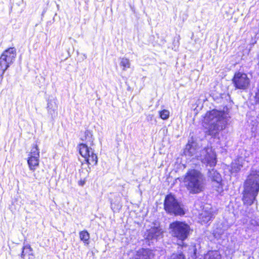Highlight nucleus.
Here are the masks:
<instances>
[{
    "label": "nucleus",
    "instance_id": "nucleus-1",
    "mask_svg": "<svg viewBox=\"0 0 259 259\" xmlns=\"http://www.w3.org/2000/svg\"><path fill=\"white\" fill-rule=\"evenodd\" d=\"M204 122L208 123L207 135L215 137L220 131L226 127L227 114L224 112L212 110L206 114Z\"/></svg>",
    "mask_w": 259,
    "mask_h": 259
},
{
    "label": "nucleus",
    "instance_id": "nucleus-2",
    "mask_svg": "<svg viewBox=\"0 0 259 259\" xmlns=\"http://www.w3.org/2000/svg\"><path fill=\"white\" fill-rule=\"evenodd\" d=\"M259 192V170L252 168L244 184L243 197L244 203L251 205Z\"/></svg>",
    "mask_w": 259,
    "mask_h": 259
},
{
    "label": "nucleus",
    "instance_id": "nucleus-3",
    "mask_svg": "<svg viewBox=\"0 0 259 259\" xmlns=\"http://www.w3.org/2000/svg\"><path fill=\"white\" fill-rule=\"evenodd\" d=\"M183 182L187 190L191 194L199 193L204 189V177L197 170H189L184 176Z\"/></svg>",
    "mask_w": 259,
    "mask_h": 259
},
{
    "label": "nucleus",
    "instance_id": "nucleus-4",
    "mask_svg": "<svg viewBox=\"0 0 259 259\" xmlns=\"http://www.w3.org/2000/svg\"><path fill=\"white\" fill-rule=\"evenodd\" d=\"M196 144L189 141L184 151L186 156H195L201 162H214L216 159V154L211 147H207L202 149L200 151V155L196 154Z\"/></svg>",
    "mask_w": 259,
    "mask_h": 259
},
{
    "label": "nucleus",
    "instance_id": "nucleus-5",
    "mask_svg": "<svg viewBox=\"0 0 259 259\" xmlns=\"http://www.w3.org/2000/svg\"><path fill=\"white\" fill-rule=\"evenodd\" d=\"M81 139V140L85 141V144L81 143L78 145L80 154L84 158L85 162H98L97 156L94 153L92 148L88 146L89 145L91 146L93 145L92 132L89 130L85 131L84 136Z\"/></svg>",
    "mask_w": 259,
    "mask_h": 259
},
{
    "label": "nucleus",
    "instance_id": "nucleus-6",
    "mask_svg": "<svg viewBox=\"0 0 259 259\" xmlns=\"http://www.w3.org/2000/svg\"><path fill=\"white\" fill-rule=\"evenodd\" d=\"M169 229L171 236L182 244L183 241L188 237L191 232L189 225L184 222H174L170 224Z\"/></svg>",
    "mask_w": 259,
    "mask_h": 259
},
{
    "label": "nucleus",
    "instance_id": "nucleus-7",
    "mask_svg": "<svg viewBox=\"0 0 259 259\" xmlns=\"http://www.w3.org/2000/svg\"><path fill=\"white\" fill-rule=\"evenodd\" d=\"M164 208L170 214L182 215L185 214L183 205L171 194L167 195L165 198Z\"/></svg>",
    "mask_w": 259,
    "mask_h": 259
},
{
    "label": "nucleus",
    "instance_id": "nucleus-8",
    "mask_svg": "<svg viewBox=\"0 0 259 259\" xmlns=\"http://www.w3.org/2000/svg\"><path fill=\"white\" fill-rule=\"evenodd\" d=\"M16 56L15 48H9L3 52L0 57V77L2 78L5 71L12 64Z\"/></svg>",
    "mask_w": 259,
    "mask_h": 259
},
{
    "label": "nucleus",
    "instance_id": "nucleus-9",
    "mask_svg": "<svg viewBox=\"0 0 259 259\" xmlns=\"http://www.w3.org/2000/svg\"><path fill=\"white\" fill-rule=\"evenodd\" d=\"M232 81L236 89L242 90L247 89L250 84V79L247 74L240 72L234 74Z\"/></svg>",
    "mask_w": 259,
    "mask_h": 259
},
{
    "label": "nucleus",
    "instance_id": "nucleus-10",
    "mask_svg": "<svg viewBox=\"0 0 259 259\" xmlns=\"http://www.w3.org/2000/svg\"><path fill=\"white\" fill-rule=\"evenodd\" d=\"M206 166H209L208 168V176L214 182H215L218 185V188L221 186L220 183L222 181L221 175L219 172L215 170L213 168L216 163H207Z\"/></svg>",
    "mask_w": 259,
    "mask_h": 259
},
{
    "label": "nucleus",
    "instance_id": "nucleus-11",
    "mask_svg": "<svg viewBox=\"0 0 259 259\" xmlns=\"http://www.w3.org/2000/svg\"><path fill=\"white\" fill-rule=\"evenodd\" d=\"M47 109L48 114L51 116L52 118H54L57 116L58 104L55 98H52L48 99Z\"/></svg>",
    "mask_w": 259,
    "mask_h": 259
},
{
    "label": "nucleus",
    "instance_id": "nucleus-12",
    "mask_svg": "<svg viewBox=\"0 0 259 259\" xmlns=\"http://www.w3.org/2000/svg\"><path fill=\"white\" fill-rule=\"evenodd\" d=\"M162 235V231L157 227L152 228L148 230L145 234V238L149 240H156L158 238L160 237Z\"/></svg>",
    "mask_w": 259,
    "mask_h": 259
},
{
    "label": "nucleus",
    "instance_id": "nucleus-13",
    "mask_svg": "<svg viewBox=\"0 0 259 259\" xmlns=\"http://www.w3.org/2000/svg\"><path fill=\"white\" fill-rule=\"evenodd\" d=\"M152 252L149 249L141 248L136 252L134 256L130 259H151Z\"/></svg>",
    "mask_w": 259,
    "mask_h": 259
},
{
    "label": "nucleus",
    "instance_id": "nucleus-14",
    "mask_svg": "<svg viewBox=\"0 0 259 259\" xmlns=\"http://www.w3.org/2000/svg\"><path fill=\"white\" fill-rule=\"evenodd\" d=\"M213 211L210 209H203L199 214V219L201 224L207 223L213 218Z\"/></svg>",
    "mask_w": 259,
    "mask_h": 259
},
{
    "label": "nucleus",
    "instance_id": "nucleus-15",
    "mask_svg": "<svg viewBox=\"0 0 259 259\" xmlns=\"http://www.w3.org/2000/svg\"><path fill=\"white\" fill-rule=\"evenodd\" d=\"M21 259H34V255L33 249L29 244L24 245L20 254Z\"/></svg>",
    "mask_w": 259,
    "mask_h": 259
},
{
    "label": "nucleus",
    "instance_id": "nucleus-16",
    "mask_svg": "<svg viewBox=\"0 0 259 259\" xmlns=\"http://www.w3.org/2000/svg\"><path fill=\"white\" fill-rule=\"evenodd\" d=\"M39 157V151L37 146L35 145L31 150L27 162H37Z\"/></svg>",
    "mask_w": 259,
    "mask_h": 259
},
{
    "label": "nucleus",
    "instance_id": "nucleus-17",
    "mask_svg": "<svg viewBox=\"0 0 259 259\" xmlns=\"http://www.w3.org/2000/svg\"><path fill=\"white\" fill-rule=\"evenodd\" d=\"M121 197L119 195L116 196L114 200L111 201V208L114 211H118L121 208Z\"/></svg>",
    "mask_w": 259,
    "mask_h": 259
},
{
    "label": "nucleus",
    "instance_id": "nucleus-18",
    "mask_svg": "<svg viewBox=\"0 0 259 259\" xmlns=\"http://www.w3.org/2000/svg\"><path fill=\"white\" fill-rule=\"evenodd\" d=\"M225 170L233 173L238 171L242 167V165L240 164L239 163H230L229 165L225 164Z\"/></svg>",
    "mask_w": 259,
    "mask_h": 259
},
{
    "label": "nucleus",
    "instance_id": "nucleus-19",
    "mask_svg": "<svg viewBox=\"0 0 259 259\" xmlns=\"http://www.w3.org/2000/svg\"><path fill=\"white\" fill-rule=\"evenodd\" d=\"M204 259H222V256L218 251H210L204 255Z\"/></svg>",
    "mask_w": 259,
    "mask_h": 259
},
{
    "label": "nucleus",
    "instance_id": "nucleus-20",
    "mask_svg": "<svg viewBox=\"0 0 259 259\" xmlns=\"http://www.w3.org/2000/svg\"><path fill=\"white\" fill-rule=\"evenodd\" d=\"M90 237V234L87 231L84 230L79 232L80 239L85 244H89Z\"/></svg>",
    "mask_w": 259,
    "mask_h": 259
},
{
    "label": "nucleus",
    "instance_id": "nucleus-21",
    "mask_svg": "<svg viewBox=\"0 0 259 259\" xmlns=\"http://www.w3.org/2000/svg\"><path fill=\"white\" fill-rule=\"evenodd\" d=\"M120 66L122 68V70L125 71L127 68H130L131 63L130 60L126 58H123L121 59Z\"/></svg>",
    "mask_w": 259,
    "mask_h": 259
},
{
    "label": "nucleus",
    "instance_id": "nucleus-22",
    "mask_svg": "<svg viewBox=\"0 0 259 259\" xmlns=\"http://www.w3.org/2000/svg\"><path fill=\"white\" fill-rule=\"evenodd\" d=\"M160 117L164 120L167 119L169 116V112L167 110L164 109L159 112Z\"/></svg>",
    "mask_w": 259,
    "mask_h": 259
},
{
    "label": "nucleus",
    "instance_id": "nucleus-23",
    "mask_svg": "<svg viewBox=\"0 0 259 259\" xmlns=\"http://www.w3.org/2000/svg\"><path fill=\"white\" fill-rule=\"evenodd\" d=\"M169 259H185L182 253H173Z\"/></svg>",
    "mask_w": 259,
    "mask_h": 259
},
{
    "label": "nucleus",
    "instance_id": "nucleus-24",
    "mask_svg": "<svg viewBox=\"0 0 259 259\" xmlns=\"http://www.w3.org/2000/svg\"><path fill=\"white\" fill-rule=\"evenodd\" d=\"M29 167L31 170H34L38 166L39 163H27Z\"/></svg>",
    "mask_w": 259,
    "mask_h": 259
},
{
    "label": "nucleus",
    "instance_id": "nucleus-25",
    "mask_svg": "<svg viewBox=\"0 0 259 259\" xmlns=\"http://www.w3.org/2000/svg\"><path fill=\"white\" fill-rule=\"evenodd\" d=\"M85 184V182L84 181H80L79 182V185L80 186H83Z\"/></svg>",
    "mask_w": 259,
    "mask_h": 259
},
{
    "label": "nucleus",
    "instance_id": "nucleus-26",
    "mask_svg": "<svg viewBox=\"0 0 259 259\" xmlns=\"http://www.w3.org/2000/svg\"><path fill=\"white\" fill-rule=\"evenodd\" d=\"M256 36H257V37L258 38L259 37V31L258 32L256 33Z\"/></svg>",
    "mask_w": 259,
    "mask_h": 259
},
{
    "label": "nucleus",
    "instance_id": "nucleus-27",
    "mask_svg": "<svg viewBox=\"0 0 259 259\" xmlns=\"http://www.w3.org/2000/svg\"><path fill=\"white\" fill-rule=\"evenodd\" d=\"M256 42V40H255L253 42H252V45L255 44Z\"/></svg>",
    "mask_w": 259,
    "mask_h": 259
},
{
    "label": "nucleus",
    "instance_id": "nucleus-28",
    "mask_svg": "<svg viewBox=\"0 0 259 259\" xmlns=\"http://www.w3.org/2000/svg\"><path fill=\"white\" fill-rule=\"evenodd\" d=\"M85 164H89L90 163H88V162H87V163H85Z\"/></svg>",
    "mask_w": 259,
    "mask_h": 259
}]
</instances>
